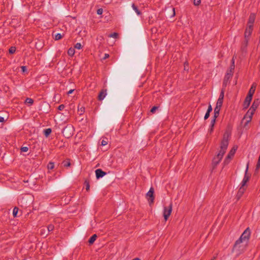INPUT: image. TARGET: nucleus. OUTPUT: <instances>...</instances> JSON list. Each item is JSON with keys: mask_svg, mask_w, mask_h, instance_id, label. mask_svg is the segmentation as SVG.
<instances>
[{"mask_svg": "<svg viewBox=\"0 0 260 260\" xmlns=\"http://www.w3.org/2000/svg\"><path fill=\"white\" fill-rule=\"evenodd\" d=\"M16 51V48L15 47H11L10 49H9V53H11V54H13Z\"/></svg>", "mask_w": 260, "mask_h": 260, "instance_id": "36", "label": "nucleus"}, {"mask_svg": "<svg viewBox=\"0 0 260 260\" xmlns=\"http://www.w3.org/2000/svg\"><path fill=\"white\" fill-rule=\"evenodd\" d=\"M255 86H254L253 84L251 86V88H250L248 94L247 95H251V97L252 98V96L255 92Z\"/></svg>", "mask_w": 260, "mask_h": 260, "instance_id": "19", "label": "nucleus"}, {"mask_svg": "<svg viewBox=\"0 0 260 260\" xmlns=\"http://www.w3.org/2000/svg\"><path fill=\"white\" fill-rule=\"evenodd\" d=\"M245 190V189L243 187H242V186L240 187V188H239V189L237 192V196H236L237 200H239L240 199V198L243 195Z\"/></svg>", "mask_w": 260, "mask_h": 260, "instance_id": "15", "label": "nucleus"}, {"mask_svg": "<svg viewBox=\"0 0 260 260\" xmlns=\"http://www.w3.org/2000/svg\"><path fill=\"white\" fill-rule=\"evenodd\" d=\"M64 108V106L63 105H60L58 107V109L60 111L62 110Z\"/></svg>", "mask_w": 260, "mask_h": 260, "instance_id": "47", "label": "nucleus"}, {"mask_svg": "<svg viewBox=\"0 0 260 260\" xmlns=\"http://www.w3.org/2000/svg\"><path fill=\"white\" fill-rule=\"evenodd\" d=\"M216 258V257H214L212 259H211V260H214V259Z\"/></svg>", "mask_w": 260, "mask_h": 260, "instance_id": "57", "label": "nucleus"}, {"mask_svg": "<svg viewBox=\"0 0 260 260\" xmlns=\"http://www.w3.org/2000/svg\"><path fill=\"white\" fill-rule=\"evenodd\" d=\"M154 189L152 187H151L148 191V192L146 194V197L147 198L148 201L150 205H151L154 202Z\"/></svg>", "mask_w": 260, "mask_h": 260, "instance_id": "5", "label": "nucleus"}, {"mask_svg": "<svg viewBox=\"0 0 260 260\" xmlns=\"http://www.w3.org/2000/svg\"><path fill=\"white\" fill-rule=\"evenodd\" d=\"M212 111V108L211 105L208 106L207 112L210 113Z\"/></svg>", "mask_w": 260, "mask_h": 260, "instance_id": "44", "label": "nucleus"}, {"mask_svg": "<svg viewBox=\"0 0 260 260\" xmlns=\"http://www.w3.org/2000/svg\"><path fill=\"white\" fill-rule=\"evenodd\" d=\"M108 144L107 139H103L101 142V145L102 146H105Z\"/></svg>", "mask_w": 260, "mask_h": 260, "instance_id": "40", "label": "nucleus"}, {"mask_svg": "<svg viewBox=\"0 0 260 260\" xmlns=\"http://www.w3.org/2000/svg\"><path fill=\"white\" fill-rule=\"evenodd\" d=\"M61 38H62V35L58 33L55 35L54 39L55 40H59L60 39H61Z\"/></svg>", "mask_w": 260, "mask_h": 260, "instance_id": "33", "label": "nucleus"}, {"mask_svg": "<svg viewBox=\"0 0 260 260\" xmlns=\"http://www.w3.org/2000/svg\"><path fill=\"white\" fill-rule=\"evenodd\" d=\"M107 95V90L105 89H103L100 92L98 96V100L99 101H102L104 99Z\"/></svg>", "mask_w": 260, "mask_h": 260, "instance_id": "14", "label": "nucleus"}, {"mask_svg": "<svg viewBox=\"0 0 260 260\" xmlns=\"http://www.w3.org/2000/svg\"><path fill=\"white\" fill-rule=\"evenodd\" d=\"M18 208L17 207H15L14 209H13V215L14 217H16L17 216V214L18 213Z\"/></svg>", "mask_w": 260, "mask_h": 260, "instance_id": "30", "label": "nucleus"}, {"mask_svg": "<svg viewBox=\"0 0 260 260\" xmlns=\"http://www.w3.org/2000/svg\"><path fill=\"white\" fill-rule=\"evenodd\" d=\"M210 116V113L207 112L206 113L205 116H204V119L206 120L209 118Z\"/></svg>", "mask_w": 260, "mask_h": 260, "instance_id": "45", "label": "nucleus"}, {"mask_svg": "<svg viewBox=\"0 0 260 260\" xmlns=\"http://www.w3.org/2000/svg\"><path fill=\"white\" fill-rule=\"evenodd\" d=\"M223 98H224V90L222 89L221 91V92L220 93L218 99L223 100Z\"/></svg>", "mask_w": 260, "mask_h": 260, "instance_id": "37", "label": "nucleus"}, {"mask_svg": "<svg viewBox=\"0 0 260 260\" xmlns=\"http://www.w3.org/2000/svg\"><path fill=\"white\" fill-rule=\"evenodd\" d=\"M231 136V132L226 130L224 133L223 139L220 143V150L216 155L222 158L229 145V139Z\"/></svg>", "mask_w": 260, "mask_h": 260, "instance_id": "1", "label": "nucleus"}, {"mask_svg": "<svg viewBox=\"0 0 260 260\" xmlns=\"http://www.w3.org/2000/svg\"><path fill=\"white\" fill-rule=\"evenodd\" d=\"M230 68H231V69H234L235 70V59H234V57H233L232 60H231V66H230Z\"/></svg>", "mask_w": 260, "mask_h": 260, "instance_id": "27", "label": "nucleus"}, {"mask_svg": "<svg viewBox=\"0 0 260 260\" xmlns=\"http://www.w3.org/2000/svg\"><path fill=\"white\" fill-rule=\"evenodd\" d=\"M21 69H22V72L24 73V72H26L27 69H26V67H25V66H22V67H21Z\"/></svg>", "mask_w": 260, "mask_h": 260, "instance_id": "49", "label": "nucleus"}, {"mask_svg": "<svg viewBox=\"0 0 260 260\" xmlns=\"http://www.w3.org/2000/svg\"><path fill=\"white\" fill-rule=\"evenodd\" d=\"M75 48L77 49H80L82 48V45L79 43H76L75 45Z\"/></svg>", "mask_w": 260, "mask_h": 260, "instance_id": "39", "label": "nucleus"}, {"mask_svg": "<svg viewBox=\"0 0 260 260\" xmlns=\"http://www.w3.org/2000/svg\"><path fill=\"white\" fill-rule=\"evenodd\" d=\"M221 159L222 158L219 157L217 155H216L213 158L212 160L213 169H215L216 167V166L219 164Z\"/></svg>", "mask_w": 260, "mask_h": 260, "instance_id": "9", "label": "nucleus"}, {"mask_svg": "<svg viewBox=\"0 0 260 260\" xmlns=\"http://www.w3.org/2000/svg\"><path fill=\"white\" fill-rule=\"evenodd\" d=\"M232 77V76H230V75H229L228 74H225L224 79H223V83H222V86L223 87L225 88L227 86L230 79Z\"/></svg>", "mask_w": 260, "mask_h": 260, "instance_id": "11", "label": "nucleus"}, {"mask_svg": "<svg viewBox=\"0 0 260 260\" xmlns=\"http://www.w3.org/2000/svg\"><path fill=\"white\" fill-rule=\"evenodd\" d=\"M96 177L99 179L104 177L106 175V173L101 169H97L95 170Z\"/></svg>", "mask_w": 260, "mask_h": 260, "instance_id": "13", "label": "nucleus"}, {"mask_svg": "<svg viewBox=\"0 0 260 260\" xmlns=\"http://www.w3.org/2000/svg\"><path fill=\"white\" fill-rule=\"evenodd\" d=\"M223 100L218 99L216 103V107H217L218 108L220 109L222 105Z\"/></svg>", "mask_w": 260, "mask_h": 260, "instance_id": "23", "label": "nucleus"}, {"mask_svg": "<svg viewBox=\"0 0 260 260\" xmlns=\"http://www.w3.org/2000/svg\"><path fill=\"white\" fill-rule=\"evenodd\" d=\"M215 121H216V120H215V119H212L211 121L210 125V128L209 129V132L210 133H211L213 131V128H214V125L215 123Z\"/></svg>", "mask_w": 260, "mask_h": 260, "instance_id": "18", "label": "nucleus"}, {"mask_svg": "<svg viewBox=\"0 0 260 260\" xmlns=\"http://www.w3.org/2000/svg\"><path fill=\"white\" fill-rule=\"evenodd\" d=\"M248 164H247L246 166V169L245 172V175L244 178L242 181L241 183V186L242 187H243L246 185V183L249 181L250 178V176L248 175Z\"/></svg>", "mask_w": 260, "mask_h": 260, "instance_id": "6", "label": "nucleus"}, {"mask_svg": "<svg viewBox=\"0 0 260 260\" xmlns=\"http://www.w3.org/2000/svg\"><path fill=\"white\" fill-rule=\"evenodd\" d=\"M132 7L138 15H140L141 14V12L138 9L137 7L134 4H132Z\"/></svg>", "mask_w": 260, "mask_h": 260, "instance_id": "21", "label": "nucleus"}, {"mask_svg": "<svg viewBox=\"0 0 260 260\" xmlns=\"http://www.w3.org/2000/svg\"><path fill=\"white\" fill-rule=\"evenodd\" d=\"M189 70L188 63L187 62L184 63V70L188 71Z\"/></svg>", "mask_w": 260, "mask_h": 260, "instance_id": "35", "label": "nucleus"}, {"mask_svg": "<svg viewBox=\"0 0 260 260\" xmlns=\"http://www.w3.org/2000/svg\"><path fill=\"white\" fill-rule=\"evenodd\" d=\"M157 109V107L154 106V107H152V108L151 109V112L152 113H154V112L156 111V110Z\"/></svg>", "mask_w": 260, "mask_h": 260, "instance_id": "50", "label": "nucleus"}, {"mask_svg": "<svg viewBox=\"0 0 260 260\" xmlns=\"http://www.w3.org/2000/svg\"><path fill=\"white\" fill-rule=\"evenodd\" d=\"M67 128H68L67 127H66V128H64V130H63V133H64V131H65L66 130H67Z\"/></svg>", "mask_w": 260, "mask_h": 260, "instance_id": "56", "label": "nucleus"}, {"mask_svg": "<svg viewBox=\"0 0 260 260\" xmlns=\"http://www.w3.org/2000/svg\"><path fill=\"white\" fill-rule=\"evenodd\" d=\"M28 150L27 147H23L21 148V150L22 152H27Z\"/></svg>", "mask_w": 260, "mask_h": 260, "instance_id": "43", "label": "nucleus"}, {"mask_svg": "<svg viewBox=\"0 0 260 260\" xmlns=\"http://www.w3.org/2000/svg\"><path fill=\"white\" fill-rule=\"evenodd\" d=\"M253 30V26L250 25H248L247 28H246L244 36L245 38H248L251 35L252 31Z\"/></svg>", "mask_w": 260, "mask_h": 260, "instance_id": "10", "label": "nucleus"}, {"mask_svg": "<svg viewBox=\"0 0 260 260\" xmlns=\"http://www.w3.org/2000/svg\"><path fill=\"white\" fill-rule=\"evenodd\" d=\"M103 13V9H99L97 10V14L98 15H101Z\"/></svg>", "mask_w": 260, "mask_h": 260, "instance_id": "48", "label": "nucleus"}, {"mask_svg": "<svg viewBox=\"0 0 260 260\" xmlns=\"http://www.w3.org/2000/svg\"><path fill=\"white\" fill-rule=\"evenodd\" d=\"M54 225L52 224H49L47 227V233H48L49 232L52 231L54 229Z\"/></svg>", "mask_w": 260, "mask_h": 260, "instance_id": "29", "label": "nucleus"}, {"mask_svg": "<svg viewBox=\"0 0 260 260\" xmlns=\"http://www.w3.org/2000/svg\"><path fill=\"white\" fill-rule=\"evenodd\" d=\"M51 133V128H47L44 131V134L46 137H48Z\"/></svg>", "mask_w": 260, "mask_h": 260, "instance_id": "26", "label": "nucleus"}, {"mask_svg": "<svg viewBox=\"0 0 260 260\" xmlns=\"http://www.w3.org/2000/svg\"><path fill=\"white\" fill-rule=\"evenodd\" d=\"M251 232L249 228H247L241 235L240 238L238 239L239 241L243 242L244 241L247 242L250 238Z\"/></svg>", "mask_w": 260, "mask_h": 260, "instance_id": "3", "label": "nucleus"}, {"mask_svg": "<svg viewBox=\"0 0 260 260\" xmlns=\"http://www.w3.org/2000/svg\"><path fill=\"white\" fill-rule=\"evenodd\" d=\"M54 165L53 162H49L47 165V168L49 170H52L54 168Z\"/></svg>", "mask_w": 260, "mask_h": 260, "instance_id": "31", "label": "nucleus"}, {"mask_svg": "<svg viewBox=\"0 0 260 260\" xmlns=\"http://www.w3.org/2000/svg\"><path fill=\"white\" fill-rule=\"evenodd\" d=\"M237 149V147H233V148L230 150V151L229 152L228 155L226 156H228V158H232V157L234 156Z\"/></svg>", "mask_w": 260, "mask_h": 260, "instance_id": "16", "label": "nucleus"}, {"mask_svg": "<svg viewBox=\"0 0 260 260\" xmlns=\"http://www.w3.org/2000/svg\"><path fill=\"white\" fill-rule=\"evenodd\" d=\"M259 104V100L258 99L255 100L254 101V102H253L252 105L251 107H253V108L256 110L257 109V108L258 107Z\"/></svg>", "mask_w": 260, "mask_h": 260, "instance_id": "20", "label": "nucleus"}, {"mask_svg": "<svg viewBox=\"0 0 260 260\" xmlns=\"http://www.w3.org/2000/svg\"><path fill=\"white\" fill-rule=\"evenodd\" d=\"M68 54L70 56H73L75 54V50L73 48H70L68 51Z\"/></svg>", "mask_w": 260, "mask_h": 260, "instance_id": "24", "label": "nucleus"}, {"mask_svg": "<svg viewBox=\"0 0 260 260\" xmlns=\"http://www.w3.org/2000/svg\"><path fill=\"white\" fill-rule=\"evenodd\" d=\"M96 237H97V236L95 234L92 235L89 239V241H88L89 243L90 244H93L94 243V242L95 241V240H96Z\"/></svg>", "mask_w": 260, "mask_h": 260, "instance_id": "22", "label": "nucleus"}, {"mask_svg": "<svg viewBox=\"0 0 260 260\" xmlns=\"http://www.w3.org/2000/svg\"><path fill=\"white\" fill-rule=\"evenodd\" d=\"M220 108H218L217 107H215L214 108V115L213 119H215L216 120V118L219 116V111H220Z\"/></svg>", "mask_w": 260, "mask_h": 260, "instance_id": "17", "label": "nucleus"}, {"mask_svg": "<svg viewBox=\"0 0 260 260\" xmlns=\"http://www.w3.org/2000/svg\"><path fill=\"white\" fill-rule=\"evenodd\" d=\"M172 212V206L169 205L168 206H165L163 210V216L165 220H167Z\"/></svg>", "mask_w": 260, "mask_h": 260, "instance_id": "4", "label": "nucleus"}, {"mask_svg": "<svg viewBox=\"0 0 260 260\" xmlns=\"http://www.w3.org/2000/svg\"><path fill=\"white\" fill-rule=\"evenodd\" d=\"M74 89H71L68 92V94H71L73 91H74Z\"/></svg>", "mask_w": 260, "mask_h": 260, "instance_id": "54", "label": "nucleus"}, {"mask_svg": "<svg viewBox=\"0 0 260 260\" xmlns=\"http://www.w3.org/2000/svg\"><path fill=\"white\" fill-rule=\"evenodd\" d=\"M242 242L241 241H239V240H237L233 246L232 249V252L235 253L236 255H240L241 253L243 252L244 248L241 245Z\"/></svg>", "mask_w": 260, "mask_h": 260, "instance_id": "2", "label": "nucleus"}, {"mask_svg": "<svg viewBox=\"0 0 260 260\" xmlns=\"http://www.w3.org/2000/svg\"><path fill=\"white\" fill-rule=\"evenodd\" d=\"M255 19V15L254 13H251L248 18V25L253 26V24L254 22Z\"/></svg>", "mask_w": 260, "mask_h": 260, "instance_id": "12", "label": "nucleus"}, {"mask_svg": "<svg viewBox=\"0 0 260 260\" xmlns=\"http://www.w3.org/2000/svg\"><path fill=\"white\" fill-rule=\"evenodd\" d=\"M109 57V55L107 53H105L104 54V56L103 58V59H106V58H108Z\"/></svg>", "mask_w": 260, "mask_h": 260, "instance_id": "51", "label": "nucleus"}, {"mask_svg": "<svg viewBox=\"0 0 260 260\" xmlns=\"http://www.w3.org/2000/svg\"><path fill=\"white\" fill-rule=\"evenodd\" d=\"M90 185L88 182H86V189L88 191L89 189Z\"/></svg>", "mask_w": 260, "mask_h": 260, "instance_id": "52", "label": "nucleus"}, {"mask_svg": "<svg viewBox=\"0 0 260 260\" xmlns=\"http://www.w3.org/2000/svg\"><path fill=\"white\" fill-rule=\"evenodd\" d=\"M167 11H171L172 12V16L175 15V9H174V8L170 9L167 10Z\"/></svg>", "mask_w": 260, "mask_h": 260, "instance_id": "46", "label": "nucleus"}, {"mask_svg": "<svg viewBox=\"0 0 260 260\" xmlns=\"http://www.w3.org/2000/svg\"><path fill=\"white\" fill-rule=\"evenodd\" d=\"M252 98L251 95L250 94L247 95L243 104V109H246L248 108L250 104Z\"/></svg>", "mask_w": 260, "mask_h": 260, "instance_id": "7", "label": "nucleus"}, {"mask_svg": "<svg viewBox=\"0 0 260 260\" xmlns=\"http://www.w3.org/2000/svg\"><path fill=\"white\" fill-rule=\"evenodd\" d=\"M255 110H256L255 109H254L253 107H251L248 110V111L247 112V113L245 116V117H248L249 118V119L248 120H247V123H248L249 121H251V120L252 119V117L253 115L254 114Z\"/></svg>", "mask_w": 260, "mask_h": 260, "instance_id": "8", "label": "nucleus"}, {"mask_svg": "<svg viewBox=\"0 0 260 260\" xmlns=\"http://www.w3.org/2000/svg\"><path fill=\"white\" fill-rule=\"evenodd\" d=\"M110 38H116L118 36V34L116 32H114L113 34H110L109 36Z\"/></svg>", "mask_w": 260, "mask_h": 260, "instance_id": "38", "label": "nucleus"}, {"mask_svg": "<svg viewBox=\"0 0 260 260\" xmlns=\"http://www.w3.org/2000/svg\"><path fill=\"white\" fill-rule=\"evenodd\" d=\"M40 232V234L43 236H46L48 235L47 232L44 229H41Z\"/></svg>", "mask_w": 260, "mask_h": 260, "instance_id": "25", "label": "nucleus"}, {"mask_svg": "<svg viewBox=\"0 0 260 260\" xmlns=\"http://www.w3.org/2000/svg\"><path fill=\"white\" fill-rule=\"evenodd\" d=\"M4 121V118L2 116H0V122H3Z\"/></svg>", "mask_w": 260, "mask_h": 260, "instance_id": "53", "label": "nucleus"}, {"mask_svg": "<svg viewBox=\"0 0 260 260\" xmlns=\"http://www.w3.org/2000/svg\"><path fill=\"white\" fill-rule=\"evenodd\" d=\"M248 38H245V45H247V43H248Z\"/></svg>", "mask_w": 260, "mask_h": 260, "instance_id": "55", "label": "nucleus"}, {"mask_svg": "<svg viewBox=\"0 0 260 260\" xmlns=\"http://www.w3.org/2000/svg\"><path fill=\"white\" fill-rule=\"evenodd\" d=\"M34 102V101L32 99L30 98H27L25 100V103L32 104Z\"/></svg>", "mask_w": 260, "mask_h": 260, "instance_id": "34", "label": "nucleus"}, {"mask_svg": "<svg viewBox=\"0 0 260 260\" xmlns=\"http://www.w3.org/2000/svg\"><path fill=\"white\" fill-rule=\"evenodd\" d=\"M234 69H231V68H230L227 70L226 74H228L229 75H230V76H233V73H234Z\"/></svg>", "mask_w": 260, "mask_h": 260, "instance_id": "28", "label": "nucleus"}, {"mask_svg": "<svg viewBox=\"0 0 260 260\" xmlns=\"http://www.w3.org/2000/svg\"><path fill=\"white\" fill-rule=\"evenodd\" d=\"M63 166L64 167H69L70 166V162L69 161H64L63 162Z\"/></svg>", "mask_w": 260, "mask_h": 260, "instance_id": "42", "label": "nucleus"}, {"mask_svg": "<svg viewBox=\"0 0 260 260\" xmlns=\"http://www.w3.org/2000/svg\"><path fill=\"white\" fill-rule=\"evenodd\" d=\"M231 159V158H228V156H226L225 157V158L224 159L223 163L224 166H225V165H227L228 164H229Z\"/></svg>", "mask_w": 260, "mask_h": 260, "instance_id": "32", "label": "nucleus"}, {"mask_svg": "<svg viewBox=\"0 0 260 260\" xmlns=\"http://www.w3.org/2000/svg\"><path fill=\"white\" fill-rule=\"evenodd\" d=\"M201 3V0H193V4L195 6H199Z\"/></svg>", "mask_w": 260, "mask_h": 260, "instance_id": "41", "label": "nucleus"}]
</instances>
